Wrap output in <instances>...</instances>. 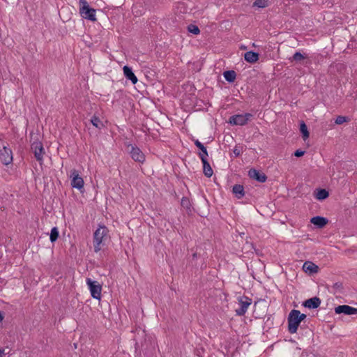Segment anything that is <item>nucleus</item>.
<instances>
[{"label":"nucleus","instance_id":"nucleus-15","mask_svg":"<svg viewBox=\"0 0 357 357\" xmlns=\"http://www.w3.org/2000/svg\"><path fill=\"white\" fill-rule=\"evenodd\" d=\"M328 222V220L326 218L321 216H315L312 218L310 220V222L318 228H323L327 225Z\"/></svg>","mask_w":357,"mask_h":357},{"label":"nucleus","instance_id":"nucleus-34","mask_svg":"<svg viewBox=\"0 0 357 357\" xmlns=\"http://www.w3.org/2000/svg\"><path fill=\"white\" fill-rule=\"evenodd\" d=\"M333 287L335 289H342V284L340 282H336L334 284Z\"/></svg>","mask_w":357,"mask_h":357},{"label":"nucleus","instance_id":"nucleus-31","mask_svg":"<svg viewBox=\"0 0 357 357\" xmlns=\"http://www.w3.org/2000/svg\"><path fill=\"white\" fill-rule=\"evenodd\" d=\"M292 310L294 311V312L295 313V314L296 316L298 315V317H299V320L301 321H303L306 318V314L301 313V312L299 310Z\"/></svg>","mask_w":357,"mask_h":357},{"label":"nucleus","instance_id":"nucleus-35","mask_svg":"<svg viewBox=\"0 0 357 357\" xmlns=\"http://www.w3.org/2000/svg\"><path fill=\"white\" fill-rule=\"evenodd\" d=\"M4 354V349H0V357H3Z\"/></svg>","mask_w":357,"mask_h":357},{"label":"nucleus","instance_id":"nucleus-25","mask_svg":"<svg viewBox=\"0 0 357 357\" xmlns=\"http://www.w3.org/2000/svg\"><path fill=\"white\" fill-rule=\"evenodd\" d=\"M181 205L187 211H191V204L190 199L188 197H183L181 199Z\"/></svg>","mask_w":357,"mask_h":357},{"label":"nucleus","instance_id":"nucleus-27","mask_svg":"<svg viewBox=\"0 0 357 357\" xmlns=\"http://www.w3.org/2000/svg\"><path fill=\"white\" fill-rule=\"evenodd\" d=\"M268 6V0H256L254 2V6H257L258 8H264Z\"/></svg>","mask_w":357,"mask_h":357},{"label":"nucleus","instance_id":"nucleus-17","mask_svg":"<svg viewBox=\"0 0 357 357\" xmlns=\"http://www.w3.org/2000/svg\"><path fill=\"white\" fill-rule=\"evenodd\" d=\"M259 56L257 52L248 51L245 53L244 59L248 63H255L259 60Z\"/></svg>","mask_w":357,"mask_h":357},{"label":"nucleus","instance_id":"nucleus-10","mask_svg":"<svg viewBox=\"0 0 357 357\" xmlns=\"http://www.w3.org/2000/svg\"><path fill=\"white\" fill-rule=\"evenodd\" d=\"M71 177V185L73 188H77L79 190L84 188V180L81 176H79L76 170H74L72 172Z\"/></svg>","mask_w":357,"mask_h":357},{"label":"nucleus","instance_id":"nucleus-5","mask_svg":"<svg viewBox=\"0 0 357 357\" xmlns=\"http://www.w3.org/2000/svg\"><path fill=\"white\" fill-rule=\"evenodd\" d=\"M288 322V331L291 334L296 333L298 331V328L301 323L299 320L298 315L296 316L293 310H291L287 317Z\"/></svg>","mask_w":357,"mask_h":357},{"label":"nucleus","instance_id":"nucleus-24","mask_svg":"<svg viewBox=\"0 0 357 357\" xmlns=\"http://www.w3.org/2000/svg\"><path fill=\"white\" fill-rule=\"evenodd\" d=\"M300 131L303 135V138L304 140L309 137L310 133L307 130V127L303 121H302V123L300 125Z\"/></svg>","mask_w":357,"mask_h":357},{"label":"nucleus","instance_id":"nucleus-29","mask_svg":"<svg viewBox=\"0 0 357 357\" xmlns=\"http://www.w3.org/2000/svg\"><path fill=\"white\" fill-rule=\"evenodd\" d=\"M349 118L344 116H338L335 119V123L337 125H341L344 122L349 121Z\"/></svg>","mask_w":357,"mask_h":357},{"label":"nucleus","instance_id":"nucleus-6","mask_svg":"<svg viewBox=\"0 0 357 357\" xmlns=\"http://www.w3.org/2000/svg\"><path fill=\"white\" fill-rule=\"evenodd\" d=\"M31 149L33 151L36 160L41 164L43 161V155L45 154V150L42 142L39 141L33 142L31 145Z\"/></svg>","mask_w":357,"mask_h":357},{"label":"nucleus","instance_id":"nucleus-8","mask_svg":"<svg viewBox=\"0 0 357 357\" xmlns=\"http://www.w3.org/2000/svg\"><path fill=\"white\" fill-rule=\"evenodd\" d=\"M0 161L5 165H8L13 162V153L10 149L3 146L0 150Z\"/></svg>","mask_w":357,"mask_h":357},{"label":"nucleus","instance_id":"nucleus-1","mask_svg":"<svg viewBox=\"0 0 357 357\" xmlns=\"http://www.w3.org/2000/svg\"><path fill=\"white\" fill-rule=\"evenodd\" d=\"M108 229L105 226H100L93 234V247L96 252H99L107 238Z\"/></svg>","mask_w":357,"mask_h":357},{"label":"nucleus","instance_id":"nucleus-16","mask_svg":"<svg viewBox=\"0 0 357 357\" xmlns=\"http://www.w3.org/2000/svg\"><path fill=\"white\" fill-rule=\"evenodd\" d=\"M303 269L305 272L310 274L317 273L319 271V267L311 261H306L303 264Z\"/></svg>","mask_w":357,"mask_h":357},{"label":"nucleus","instance_id":"nucleus-13","mask_svg":"<svg viewBox=\"0 0 357 357\" xmlns=\"http://www.w3.org/2000/svg\"><path fill=\"white\" fill-rule=\"evenodd\" d=\"M321 303V299L319 297L314 296L305 301L303 305L308 309H317L319 307Z\"/></svg>","mask_w":357,"mask_h":357},{"label":"nucleus","instance_id":"nucleus-28","mask_svg":"<svg viewBox=\"0 0 357 357\" xmlns=\"http://www.w3.org/2000/svg\"><path fill=\"white\" fill-rule=\"evenodd\" d=\"M188 31L195 35H197L200 33V30L197 25L190 24L188 26Z\"/></svg>","mask_w":357,"mask_h":357},{"label":"nucleus","instance_id":"nucleus-20","mask_svg":"<svg viewBox=\"0 0 357 357\" xmlns=\"http://www.w3.org/2000/svg\"><path fill=\"white\" fill-rule=\"evenodd\" d=\"M195 145L202 151V153H199V157L202 159V158L208 157V152L206 148L198 140H194Z\"/></svg>","mask_w":357,"mask_h":357},{"label":"nucleus","instance_id":"nucleus-23","mask_svg":"<svg viewBox=\"0 0 357 357\" xmlns=\"http://www.w3.org/2000/svg\"><path fill=\"white\" fill-rule=\"evenodd\" d=\"M329 196L328 192L325 189H319L315 195V197L318 200H324Z\"/></svg>","mask_w":357,"mask_h":357},{"label":"nucleus","instance_id":"nucleus-33","mask_svg":"<svg viewBox=\"0 0 357 357\" xmlns=\"http://www.w3.org/2000/svg\"><path fill=\"white\" fill-rule=\"evenodd\" d=\"M233 153L236 156H238L241 154V149L238 146H235Z\"/></svg>","mask_w":357,"mask_h":357},{"label":"nucleus","instance_id":"nucleus-21","mask_svg":"<svg viewBox=\"0 0 357 357\" xmlns=\"http://www.w3.org/2000/svg\"><path fill=\"white\" fill-rule=\"evenodd\" d=\"M223 75H224L225 79L228 82L231 83V82H234L236 77V73L234 70H227V71L224 72Z\"/></svg>","mask_w":357,"mask_h":357},{"label":"nucleus","instance_id":"nucleus-12","mask_svg":"<svg viewBox=\"0 0 357 357\" xmlns=\"http://www.w3.org/2000/svg\"><path fill=\"white\" fill-rule=\"evenodd\" d=\"M130 153L135 161L143 162L145 160V155L138 147L132 146Z\"/></svg>","mask_w":357,"mask_h":357},{"label":"nucleus","instance_id":"nucleus-14","mask_svg":"<svg viewBox=\"0 0 357 357\" xmlns=\"http://www.w3.org/2000/svg\"><path fill=\"white\" fill-rule=\"evenodd\" d=\"M123 70L126 78L130 80L133 84H135L137 82L138 79L130 67L125 66Z\"/></svg>","mask_w":357,"mask_h":357},{"label":"nucleus","instance_id":"nucleus-37","mask_svg":"<svg viewBox=\"0 0 357 357\" xmlns=\"http://www.w3.org/2000/svg\"><path fill=\"white\" fill-rule=\"evenodd\" d=\"M3 316L1 314V312H0V322L3 320Z\"/></svg>","mask_w":357,"mask_h":357},{"label":"nucleus","instance_id":"nucleus-3","mask_svg":"<svg viewBox=\"0 0 357 357\" xmlns=\"http://www.w3.org/2000/svg\"><path fill=\"white\" fill-rule=\"evenodd\" d=\"M253 117V114L250 113H245L243 114H236L229 117V123L231 125L245 126Z\"/></svg>","mask_w":357,"mask_h":357},{"label":"nucleus","instance_id":"nucleus-9","mask_svg":"<svg viewBox=\"0 0 357 357\" xmlns=\"http://www.w3.org/2000/svg\"><path fill=\"white\" fill-rule=\"evenodd\" d=\"M335 313L337 314H344L345 315H352L357 314V308L347 305H338L334 309Z\"/></svg>","mask_w":357,"mask_h":357},{"label":"nucleus","instance_id":"nucleus-19","mask_svg":"<svg viewBox=\"0 0 357 357\" xmlns=\"http://www.w3.org/2000/svg\"><path fill=\"white\" fill-rule=\"evenodd\" d=\"M232 192L237 199H241L245 195L244 188L240 184H236L233 186Z\"/></svg>","mask_w":357,"mask_h":357},{"label":"nucleus","instance_id":"nucleus-2","mask_svg":"<svg viewBox=\"0 0 357 357\" xmlns=\"http://www.w3.org/2000/svg\"><path fill=\"white\" fill-rule=\"evenodd\" d=\"M79 13L85 19L96 21V10L89 7L86 0H79Z\"/></svg>","mask_w":357,"mask_h":357},{"label":"nucleus","instance_id":"nucleus-32","mask_svg":"<svg viewBox=\"0 0 357 357\" xmlns=\"http://www.w3.org/2000/svg\"><path fill=\"white\" fill-rule=\"evenodd\" d=\"M305 154V151L298 149L294 152V155L296 157H301Z\"/></svg>","mask_w":357,"mask_h":357},{"label":"nucleus","instance_id":"nucleus-7","mask_svg":"<svg viewBox=\"0 0 357 357\" xmlns=\"http://www.w3.org/2000/svg\"><path fill=\"white\" fill-rule=\"evenodd\" d=\"M252 304V299L247 296H241L238 298L239 307L235 310L236 315H244L248 307Z\"/></svg>","mask_w":357,"mask_h":357},{"label":"nucleus","instance_id":"nucleus-30","mask_svg":"<svg viewBox=\"0 0 357 357\" xmlns=\"http://www.w3.org/2000/svg\"><path fill=\"white\" fill-rule=\"evenodd\" d=\"M304 58H305V56L299 52H296L293 55V60H294L296 61H301Z\"/></svg>","mask_w":357,"mask_h":357},{"label":"nucleus","instance_id":"nucleus-11","mask_svg":"<svg viewBox=\"0 0 357 357\" xmlns=\"http://www.w3.org/2000/svg\"><path fill=\"white\" fill-rule=\"evenodd\" d=\"M248 175L251 178L255 179L260 183H264L267 179V176L264 173L255 169H250L248 172Z\"/></svg>","mask_w":357,"mask_h":357},{"label":"nucleus","instance_id":"nucleus-4","mask_svg":"<svg viewBox=\"0 0 357 357\" xmlns=\"http://www.w3.org/2000/svg\"><path fill=\"white\" fill-rule=\"evenodd\" d=\"M86 284L90 290L91 296L93 298L100 300L101 298L102 286L97 281H93L91 278H86Z\"/></svg>","mask_w":357,"mask_h":357},{"label":"nucleus","instance_id":"nucleus-18","mask_svg":"<svg viewBox=\"0 0 357 357\" xmlns=\"http://www.w3.org/2000/svg\"><path fill=\"white\" fill-rule=\"evenodd\" d=\"M202 162L203 163V169H204V174L206 177H211L213 174V171L208 162L206 158H202Z\"/></svg>","mask_w":357,"mask_h":357},{"label":"nucleus","instance_id":"nucleus-36","mask_svg":"<svg viewBox=\"0 0 357 357\" xmlns=\"http://www.w3.org/2000/svg\"><path fill=\"white\" fill-rule=\"evenodd\" d=\"M197 252L193 253V254H192V259H197Z\"/></svg>","mask_w":357,"mask_h":357},{"label":"nucleus","instance_id":"nucleus-26","mask_svg":"<svg viewBox=\"0 0 357 357\" xmlns=\"http://www.w3.org/2000/svg\"><path fill=\"white\" fill-rule=\"evenodd\" d=\"M59 236V232L58 228L56 227H53L51 229V233H50V241L52 243L55 242L58 239Z\"/></svg>","mask_w":357,"mask_h":357},{"label":"nucleus","instance_id":"nucleus-22","mask_svg":"<svg viewBox=\"0 0 357 357\" xmlns=\"http://www.w3.org/2000/svg\"><path fill=\"white\" fill-rule=\"evenodd\" d=\"M91 124L95 126L96 128L100 130L104 127L103 123L100 121V118L96 115H93L91 120Z\"/></svg>","mask_w":357,"mask_h":357}]
</instances>
